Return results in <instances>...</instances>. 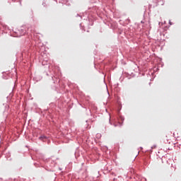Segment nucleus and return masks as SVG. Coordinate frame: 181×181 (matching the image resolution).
I'll return each instance as SVG.
<instances>
[{"label":"nucleus","mask_w":181,"mask_h":181,"mask_svg":"<svg viewBox=\"0 0 181 181\" xmlns=\"http://www.w3.org/2000/svg\"><path fill=\"white\" fill-rule=\"evenodd\" d=\"M40 139H46V136H40Z\"/></svg>","instance_id":"nucleus-1"},{"label":"nucleus","mask_w":181,"mask_h":181,"mask_svg":"<svg viewBox=\"0 0 181 181\" xmlns=\"http://www.w3.org/2000/svg\"><path fill=\"white\" fill-rule=\"evenodd\" d=\"M170 25H172V23L170 22Z\"/></svg>","instance_id":"nucleus-2"}]
</instances>
